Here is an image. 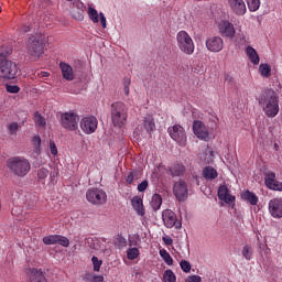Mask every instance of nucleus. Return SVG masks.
Returning <instances> with one entry per match:
<instances>
[{
	"instance_id": "obj_39",
	"label": "nucleus",
	"mask_w": 282,
	"mask_h": 282,
	"mask_svg": "<svg viewBox=\"0 0 282 282\" xmlns=\"http://www.w3.org/2000/svg\"><path fill=\"white\" fill-rule=\"evenodd\" d=\"M252 254H253L252 247H250L249 245H246V246L242 248V257H243L247 261H250V260L252 259Z\"/></svg>"
},
{
	"instance_id": "obj_5",
	"label": "nucleus",
	"mask_w": 282,
	"mask_h": 282,
	"mask_svg": "<svg viewBox=\"0 0 282 282\" xmlns=\"http://www.w3.org/2000/svg\"><path fill=\"white\" fill-rule=\"evenodd\" d=\"M176 43L183 54L192 56L195 53V42H193V37L189 36L188 32L180 31L176 34Z\"/></svg>"
},
{
	"instance_id": "obj_25",
	"label": "nucleus",
	"mask_w": 282,
	"mask_h": 282,
	"mask_svg": "<svg viewBox=\"0 0 282 282\" xmlns=\"http://www.w3.org/2000/svg\"><path fill=\"white\" fill-rule=\"evenodd\" d=\"M29 279L31 282H47V279L45 278V274H43V271L37 269H31Z\"/></svg>"
},
{
	"instance_id": "obj_36",
	"label": "nucleus",
	"mask_w": 282,
	"mask_h": 282,
	"mask_svg": "<svg viewBox=\"0 0 282 282\" xmlns=\"http://www.w3.org/2000/svg\"><path fill=\"white\" fill-rule=\"evenodd\" d=\"M247 6L250 12H257L261 8V1L259 0H247Z\"/></svg>"
},
{
	"instance_id": "obj_57",
	"label": "nucleus",
	"mask_w": 282,
	"mask_h": 282,
	"mask_svg": "<svg viewBox=\"0 0 282 282\" xmlns=\"http://www.w3.org/2000/svg\"><path fill=\"white\" fill-rule=\"evenodd\" d=\"M120 243H127V240L124 238H119Z\"/></svg>"
},
{
	"instance_id": "obj_45",
	"label": "nucleus",
	"mask_w": 282,
	"mask_h": 282,
	"mask_svg": "<svg viewBox=\"0 0 282 282\" xmlns=\"http://www.w3.org/2000/svg\"><path fill=\"white\" fill-rule=\"evenodd\" d=\"M36 153H41V137L35 135L32 140Z\"/></svg>"
},
{
	"instance_id": "obj_51",
	"label": "nucleus",
	"mask_w": 282,
	"mask_h": 282,
	"mask_svg": "<svg viewBox=\"0 0 282 282\" xmlns=\"http://www.w3.org/2000/svg\"><path fill=\"white\" fill-rule=\"evenodd\" d=\"M187 282H202V276L199 275H189Z\"/></svg>"
},
{
	"instance_id": "obj_19",
	"label": "nucleus",
	"mask_w": 282,
	"mask_h": 282,
	"mask_svg": "<svg viewBox=\"0 0 282 282\" xmlns=\"http://www.w3.org/2000/svg\"><path fill=\"white\" fill-rule=\"evenodd\" d=\"M193 131L199 140H208V128H206V124H204V122L195 120L193 122Z\"/></svg>"
},
{
	"instance_id": "obj_41",
	"label": "nucleus",
	"mask_w": 282,
	"mask_h": 282,
	"mask_svg": "<svg viewBox=\"0 0 282 282\" xmlns=\"http://www.w3.org/2000/svg\"><path fill=\"white\" fill-rule=\"evenodd\" d=\"M50 175V170L45 169V167H41L37 171V177L40 180V182H43V180H46V177Z\"/></svg>"
},
{
	"instance_id": "obj_35",
	"label": "nucleus",
	"mask_w": 282,
	"mask_h": 282,
	"mask_svg": "<svg viewBox=\"0 0 282 282\" xmlns=\"http://www.w3.org/2000/svg\"><path fill=\"white\" fill-rule=\"evenodd\" d=\"M259 72L263 78H270L272 68L268 64H261L259 66Z\"/></svg>"
},
{
	"instance_id": "obj_49",
	"label": "nucleus",
	"mask_w": 282,
	"mask_h": 282,
	"mask_svg": "<svg viewBox=\"0 0 282 282\" xmlns=\"http://www.w3.org/2000/svg\"><path fill=\"white\" fill-rule=\"evenodd\" d=\"M50 151L52 155H58V149L56 148V143H54V141H50Z\"/></svg>"
},
{
	"instance_id": "obj_56",
	"label": "nucleus",
	"mask_w": 282,
	"mask_h": 282,
	"mask_svg": "<svg viewBox=\"0 0 282 282\" xmlns=\"http://www.w3.org/2000/svg\"><path fill=\"white\" fill-rule=\"evenodd\" d=\"M22 32H30V26H23Z\"/></svg>"
},
{
	"instance_id": "obj_22",
	"label": "nucleus",
	"mask_w": 282,
	"mask_h": 282,
	"mask_svg": "<svg viewBox=\"0 0 282 282\" xmlns=\"http://www.w3.org/2000/svg\"><path fill=\"white\" fill-rule=\"evenodd\" d=\"M219 32L223 36L232 39L235 36V26L228 21H223L219 23Z\"/></svg>"
},
{
	"instance_id": "obj_32",
	"label": "nucleus",
	"mask_w": 282,
	"mask_h": 282,
	"mask_svg": "<svg viewBox=\"0 0 282 282\" xmlns=\"http://www.w3.org/2000/svg\"><path fill=\"white\" fill-rule=\"evenodd\" d=\"M33 120L35 122V127H41V129H45L47 122L45 121V117H43L41 113L35 112Z\"/></svg>"
},
{
	"instance_id": "obj_37",
	"label": "nucleus",
	"mask_w": 282,
	"mask_h": 282,
	"mask_svg": "<svg viewBox=\"0 0 282 282\" xmlns=\"http://www.w3.org/2000/svg\"><path fill=\"white\" fill-rule=\"evenodd\" d=\"M127 257L130 261H133L140 257V250L138 248H129L127 250Z\"/></svg>"
},
{
	"instance_id": "obj_31",
	"label": "nucleus",
	"mask_w": 282,
	"mask_h": 282,
	"mask_svg": "<svg viewBox=\"0 0 282 282\" xmlns=\"http://www.w3.org/2000/svg\"><path fill=\"white\" fill-rule=\"evenodd\" d=\"M150 204L153 210H160V208L162 207V196L160 194H154Z\"/></svg>"
},
{
	"instance_id": "obj_53",
	"label": "nucleus",
	"mask_w": 282,
	"mask_h": 282,
	"mask_svg": "<svg viewBox=\"0 0 282 282\" xmlns=\"http://www.w3.org/2000/svg\"><path fill=\"white\" fill-rule=\"evenodd\" d=\"M104 281H105V276H102V275H94L90 279V282H104Z\"/></svg>"
},
{
	"instance_id": "obj_13",
	"label": "nucleus",
	"mask_w": 282,
	"mask_h": 282,
	"mask_svg": "<svg viewBox=\"0 0 282 282\" xmlns=\"http://www.w3.org/2000/svg\"><path fill=\"white\" fill-rule=\"evenodd\" d=\"M162 219L164 226H166L167 228H173L174 226L176 228H182V223H177V216L175 215V212L171 209H165L162 213Z\"/></svg>"
},
{
	"instance_id": "obj_52",
	"label": "nucleus",
	"mask_w": 282,
	"mask_h": 282,
	"mask_svg": "<svg viewBox=\"0 0 282 282\" xmlns=\"http://www.w3.org/2000/svg\"><path fill=\"white\" fill-rule=\"evenodd\" d=\"M162 240L165 243V246H173V238H171V236H165L162 238Z\"/></svg>"
},
{
	"instance_id": "obj_17",
	"label": "nucleus",
	"mask_w": 282,
	"mask_h": 282,
	"mask_svg": "<svg viewBox=\"0 0 282 282\" xmlns=\"http://www.w3.org/2000/svg\"><path fill=\"white\" fill-rule=\"evenodd\" d=\"M227 1L230 10L234 12V14H237V17H243V14L248 12V9L246 8V1L243 0H227Z\"/></svg>"
},
{
	"instance_id": "obj_23",
	"label": "nucleus",
	"mask_w": 282,
	"mask_h": 282,
	"mask_svg": "<svg viewBox=\"0 0 282 282\" xmlns=\"http://www.w3.org/2000/svg\"><path fill=\"white\" fill-rule=\"evenodd\" d=\"M59 69L65 80H74V78H76V76L74 75V68L72 67V65L65 62H61Z\"/></svg>"
},
{
	"instance_id": "obj_14",
	"label": "nucleus",
	"mask_w": 282,
	"mask_h": 282,
	"mask_svg": "<svg viewBox=\"0 0 282 282\" xmlns=\"http://www.w3.org/2000/svg\"><path fill=\"white\" fill-rule=\"evenodd\" d=\"M173 193L178 202H185L188 197V185L184 181H178L173 186Z\"/></svg>"
},
{
	"instance_id": "obj_55",
	"label": "nucleus",
	"mask_w": 282,
	"mask_h": 282,
	"mask_svg": "<svg viewBox=\"0 0 282 282\" xmlns=\"http://www.w3.org/2000/svg\"><path fill=\"white\" fill-rule=\"evenodd\" d=\"M40 76H41L42 78H47V76H50V73H47V72H41Z\"/></svg>"
},
{
	"instance_id": "obj_15",
	"label": "nucleus",
	"mask_w": 282,
	"mask_h": 282,
	"mask_svg": "<svg viewBox=\"0 0 282 282\" xmlns=\"http://www.w3.org/2000/svg\"><path fill=\"white\" fill-rule=\"evenodd\" d=\"M70 14L75 21H83L85 19V3L80 0H75L70 9Z\"/></svg>"
},
{
	"instance_id": "obj_29",
	"label": "nucleus",
	"mask_w": 282,
	"mask_h": 282,
	"mask_svg": "<svg viewBox=\"0 0 282 282\" xmlns=\"http://www.w3.org/2000/svg\"><path fill=\"white\" fill-rule=\"evenodd\" d=\"M184 173H186V167L182 164L170 167V175H172V177H180V175H184Z\"/></svg>"
},
{
	"instance_id": "obj_8",
	"label": "nucleus",
	"mask_w": 282,
	"mask_h": 282,
	"mask_svg": "<svg viewBox=\"0 0 282 282\" xmlns=\"http://www.w3.org/2000/svg\"><path fill=\"white\" fill-rule=\"evenodd\" d=\"M79 121L80 118L78 117V115L72 110L62 113L59 119L63 129H66V131H76V129H78Z\"/></svg>"
},
{
	"instance_id": "obj_33",
	"label": "nucleus",
	"mask_w": 282,
	"mask_h": 282,
	"mask_svg": "<svg viewBox=\"0 0 282 282\" xmlns=\"http://www.w3.org/2000/svg\"><path fill=\"white\" fill-rule=\"evenodd\" d=\"M159 254L163 259V261L166 263V265H173V258L171 257V253L166 251V249H161L159 251Z\"/></svg>"
},
{
	"instance_id": "obj_6",
	"label": "nucleus",
	"mask_w": 282,
	"mask_h": 282,
	"mask_svg": "<svg viewBox=\"0 0 282 282\" xmlns=\"http://www.w3.org/2000/svg\"><path fill=\"white\" fill-rule=\"evenodd\" d=\"M17 74H19L17 63L0 55V78L3 80H14V78H17Z\"/></svg>"
},
{
	"instance_id": "obj_30",
	"label": "nucleus",
	"mask_w": 282,
	"mask_h": 282,
	"mask_svg": "<svg viewBox=\"0 0 282 282\" xmlns=\"http://www.w3.org/2000/svg\"><path fill=\"white\" fill-rule=\"evenodd\" d=\"M217 175V170L213 166H206L203 170V177H205V180H216Z\"/></svg>"
},
{
	"instance_id": "obj_27",
	"label": "nucleus",
	"mask_w": 282,
	"mask_h": 282,
	"mask_svg": "<svg viewBox=\"0 0 282 282\" xmlns=\"http://www.w3.org/2000/svg\"><path fill=\"white\" fill-rule=\"evenodd\" d=\"M246 53H247L249 61L253 65H259L260 58H259V54L257 53V50H254L252 46H248L246 50Z\"/></svg>"
},
{
	"instance_id": "obj_24",
	"label": "nucleus",
	"mask_w": 282,
	"mask_h": 282,
	"mask_svg": "<svg viewBox=\"0 0 282 282\" xmlns=\"http://www.w3.org/2000/svg\"><path fill=\"white\" fill-rule=\"evenodd\" d=\"M131 206L135 210L137 215L144 217V204L140 196H134L131 198Z\"/></svg>"
},
{
	"instance_id": "obj_43",
	"label": "nucleus",
	"mask_w": 282,
	"mask_h": 282,
	"mask_svg": "<svg viewBox=\"0 0 282 282\" xmlns=\"http://www.w3.org/2000/svg\"><path fill=\"white\" fill-rule=\"evenodd\" d=\"M93 265H94V271L95 272H100V268L102 265V261L98 259V257L94 256L91 258Z\"/></svg>"
},
{
	"instance_id": "obj_12",
	"label": "nucleus",
	"mask_w": 282,
	"mask_h": 282,
	"mask_svg": "<svg viewBox=\"0 0 282 282\" xmlns=\"http://www.w3.org/2000/svg\"><path fill=\"white\" fill-rule=\"evenodd\" d=\"M264 184L270 191H282V182L276 181V174L272 171H268L264 175Z\"/></svg>"
},
{
	"instance_id": "obj_26",
	"label": "nucleus",
	"mask_w": 282,
	"mask_h": 282,
	"mask_svg": "<svg viewBox=\"0 0 282 282\" xmlns=\"http://www.w3.org/2000/svg\"><path fill=\"white\" fill-rule=\"evenodd\" d=\"M245 202H248L251 206H257L259 204V196L250 191H245L241 195Z\"/></svg>"
},
{
	"instance_id": "obj_10",
	"label": "nucleus",
	"mask_w": 282,
	"mask_h": 282,
	"mask_svg": "<svg viewBox=\"0 0 282 282\" xmlns=\"http://www.w3.org/2000/svg\"><path fill=\"white\" fill-rule=\"evenodd\" d=\"M82 131H84L87 135H91V133H96V129H98V119L94 116L84 117L79 122Z\"/></svg>"
},
{
	"instance_id": "obj_44",
	"label": "nucleus",
	"mask_w": 282,
	"mask_h": 282,
	"mask_svg": "<svg viewBox=\"0 0 282 282\" xmlns=\"http://www.w3.org/2000/svg\"><path fill=\"white\" fill-rule=\"evenodd\" d=\"M6 89L8 94H19V91H21V88L18 85L7 84Z\"/></svg>"
},
{
	"instance_id": "obj_47",
	"label": "nucleus",
	"mask_w": 282,
	"mask_h": 282,
	"mask_svg": "<svg viewBox=\"0 0 282 282\" xmlns=\"http://www.w3.org/2000/svg\"><path fill=\"white\" fill-rule=\"evenodd\" d=\"M131 85V79L129 77L123 78V94L129 96V86Z\"/></svg>"
},
{
	"instance_id": "obj_18",
	"label": "nucleus",
	"mask_w": 282,
	"mask_h": 282,
	"mask_svg": "<svg viewBox=\"0 0 282 282\" xmlns=\"http://www.w3.org/2000/svg\"><path fill=\"white\" fill-rule=\"evenodd\" d=\"M269 213L271 217L275 219H281L282 217V199L281 198H272L269 200Z\"/></svg>"
},
{
	"instance_id": "obj_46",
	"label": "nucleus",
	"mask_w": 282,
	"mask_h": 282,
	"mask_svg": "<svg viewBox=\"0 0 282 282\" xmlns=\"http://www.w3.org/2000/svg\"><path fill=\"white\" fill-rule=\"evenodd\" d=\"M181 269L183 270V272H185L186 274H188V272H191V262L186 261V260H182L180 262Z\"/></svg>"
},
{
	"instance_id": "obj_4",
	"label": "nucleus",
	"mask_w": 282,
	"mask_h": 282,
	"mask_svg": "<svg viewBox=\"0 0 282 282\" xmlns=\"http://www.w3.org/2000/svg\"><path fill=\"white\" fill-rule=\"evenodd\" d=\"M129 116V109L123 102L117 101L111 105V120L113 127L122 129L127 124V118Z\"/></svg>"
},
{
	"instance_id": "obj_2",
	"label": "nucleus",
	"mask_w": 282,
	"mask_h": 282,
	"mask_svg": "<svg viewBox=\"0 0 282 282\" xmlns=\"http://www.w3.org/2000/svg\"><path fill=\"white\" fill-rule=\"evenodd\" d=\"M25 48L26 54H29L33 61H39L45 50V35L41 33L31 35L26 41Z\"/></svg>"
},
{
	"instance_id": "obj_9",
	"label": "nucleus",
	"mask_w": 282,
	"mask_h": 282,
	"mask_svg": "<svg viewBox=\"0 0 282 282\" xmlns=\"http://www.w3.org/2000/svg\"><path fill=\"white\" fill-rule=\"evenodd\" d=\"M170 138L174 140L180 147H186V130L180 124H175L167 129Z\"/></svg>"
},
{
	"instance_id": "obj_28",
	"label": "nucleus",
	"mask_w": 282,
	"mask_h": 282,
	"mask_svg": "<svg viewBox=\"0 0 282 282\" xmlns=\"http://www.w3.org/2000/svg\"><path fill=\"white\" fill-rule=\"evenodd\" d=\"M86 243L90 250H105L102 242L98 238H87Z\"/></svg>"
},
{
	"instance_id": "obj_40",
	"label": "nucleus",
	"mask_w": 282,
	"mask_h": 282,
	"mask_svg": "<svg viewBox=\"0 0 282 282\" xmlns=\"http://www.w3.org/2000/svg\"><path fill=\"white\" fill-rule=\"evenodd\" d=\"M56 243H58V246H63V248H69V240L65 236L57 235Z\"/></svg>"
},
{
	"instance_id": "obj_34",
	"label": "nucleus",
	"mask_w": 282,
	"mask_h": 282,
	"mask_svg": "<svg viewBox=\"0 0 282 282\" xmlns=\"http://www.w3.org/2000/svg\"><path fill=\"white\" fill-rule=\"evenodd\" d=\"M176 281H177V276L175 275L173 270L169 269V270L164 271L163 282H176Z\"/></svg>"
},
{
	"instance_id": "obj_3",
	"label": "nucleus",
	"mask_w": 282,
	"mask_h": 282,
	"mask_svg": "<svg viewBox=\"0 0 282 282\" xmlns=\"http://www.w3.org/2000/svg\"><path fill=\"white\" fill-rule=\"evenodd\" d=\"M7 166L17 177H25L32 169L30 161L23 156H13L9 159L7 161Z\"/></svg>"
},
{
	"instance_id": "obj_42",
	"label": "nucleus",
	"mask_w": 282,
	"mask_h": 282,
	"mask_svg": "<svg viewBox=\"0 0 282 282\" xmlns=\"http://www.w3.org/2000/svg\"><path fill=\"white\" fill-rule=\"evenodd\" d=\"M8 131L10 135H17V131H19V123L18 122L9 123Z\"/></svg>"
},
{
	"instance_id": "obj_50",
	"label": "nucleus",
	"mask_w": 282,
	"mask_h": 282,
	"mask_svg": "<svg viewBox=\"0 0 282 282\" xmlns=\"http://www.w3.org/2000/svg\"><path fill=\"white\" fill-rule=\"evenodd\" d=\"M135 177H138V172H131L126 178L127 184H133Z\"/></svg>"
},
{
	"instance_id": "obj_38",
	"label": "nucleus",
	"mask_w": 282,
	"mask_h": 282,
	"mask_svg": "<svg viewBox=\"0 0 282 282\" xmlns=\"http://www.w3.org/2000/svg\"><path fill=\"white\" fill-rule=\"evenodd\" d=\"M57 239H58V235L46 236L43 238V243H45V246H55Z\"/></svg>"
},
{
	"instance_id": "obj_48",
	"label": "nucleus",
	"mask_w": 282,
	"mask_h": 282,
	"mask_svg": "<svg viewBox=\"0 0 282 282\" xmlns=\"http://www.w3.org/2000/svg\"><path fill=\"white\" fill-rule=\"evenodd\" d=\"M149 188V181H143L138 185L139 193H144Z\"/></svg>"
},
{
	"instance_id": "obj_11",
	"label": "nucleus",
	"mask_w": 282,
	"mask_h": 282,
	"mask_svg": "<svg viewBox=\"0 0 282 282\" xmlns=\"http://www.w3.org/2000/svg\"><path fill=\"white\" fill-rule=\"evenodd\" d=\"M153 131H155V119H153L152 116L144 117L143 123L137 128V133L139 135H144V133L151 135Z\"/></svg>"
},
{
	"instance_id": "obj_1",
	"label": "nucleus",
	"mask_w": 282,
	"mask_h": 282,
	"mask_svg": "<svg viewBox=\"0 0 282 282\" xmlns=\"http://www.w3.org/2000/svg\"><path fill=\"white\" fill-rule=\"evenodd\" d=\"M258 102L268 118L279 116V95L273 89L263 90L258 98Z\"/></svg>"
},
{
	"instance_id": "obj_20",
	"label": "nucleus",
	"mask_w": 282,
	"mask_h": 282,
	"mask_svg": "<svg viewBox=\"0 0 282 282\" xmlns=\"http://www.w3.org/2000/svg\"><path fill=\"white\" fill-rule=\"evenodd\" d=\"M88 17L90 21H93V23H98L100 21L102 29L107 30V18L105 17V13L100 12L98 14V10H96L93 7H89Z\"/></svg>"
},
{
	"instance_id": "obj_21",
	"label": "nucleus",
	"mask_w": 282,
	"mask_h": 282,
	"mask_svg": "<svg viewBox=\"0 0 282 282\" xmlns=\"http://www.w3.org/2000/svg\"><path fill=\"white\" fill-rule=\"evenodd\" d=\"M218 199L225 202V204H232L235 196L230 195V189L226 185H221L218 188Z\"/></svg>"
},
{
	"instance_id": "obj_16",
	"label": "nucleus",
	"mask_w": 282,
	"mask_h": 282,
	"mask_svg": "<svg viewBox=\"0 0 282 282\" xmlns=\"http://www.w3.org/2000/svg\"><path fill=\"white\" fill-rule=\"evenodd\" d=\"M205 45L208 52H221L224 50V40L219 36H212L206 40Z\"/></svg>"
},
{
	"instance_id": "obj_54",
	"label": "nucleus",
	"mask_w": 282,
	"mask_h": 282,
	"mask_svg": "<svg viewBox=\"0 0 282 282\" xmlns=\"http://www.w3.org/2000/svg\"><path fill=\"white\" fill-rule=\"evenodd\" d=\"M225 83H228V84L232 83V76L225 75Z\"/></svg>"
},
{
	"instance_id": "obj_7",
	"label": "nucleus",
	"mask_w": 282,
	"mask_h": 282,
	"mask_svg": "<svg viewBox=\"0 0 282 282\" xmlns=\"http://www.w3.org/2000/svg\"><path fill=\"white\" fill-rule=\"evenodd\" d=\"M86 199L93 206H105L107 204V192L98 187L88 188Z\"/></svg>"
}]
</instances>
